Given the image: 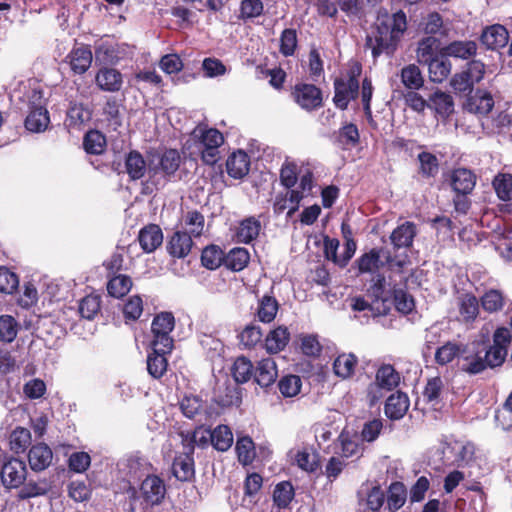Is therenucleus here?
I'll list each match as a JSON object with an SVG mask.
<instances>
[{
    "label": "nucleus",
    "mask_w": 512,
    "mask_h": 512,
    "mask_svg": "<svg viewBox=\"0 0 512 512\" xmlns=\"http://www.w3.org/2000/svg\"><path fill=\"white\" fill-rule=\"evenodd\" d=\"M510 343L511 333L505 327L495 330L491 345H486L481 341L464 343L458 369L468 375H477L488 368L499 367L506 359Z\"/></svg>",
    "instance_id": "1"
},
{
    "label": "nucleus",
    "mask_w": 512,
    "mask_h": 512,
    "mask_svg": "<svg viewBox=\"0 0 512 512\" xmlns=\"http://www.w3.org/2000/svg\"><path fill=\"white\" fill-rule=\"evenodd\" d=\"M407 29L406 15L398 11L392 15H379L375 28L366 38V46L376 59L382 54L393 55Z\"/></svg>",
    "instance_id": "2"
},
{
    "label": "nucleus",
    "mask_w": 512,
    "mask_h": 512,
    "mask_svg": "<svg viewBox=\"0 0 512 512\" xmlns=\"http://www.w3.org/2000/svg\"><path fill=\"white\" fill-rule=\"evenodd\" d=\"M193 136L198 139L203 162L214 165L219 159V147L224 142L223 135L217 129L197 126Z\"/></svg>",
    "instance_id": "3"
},
{
    "label": "nucleus",
    "mask_w": 512,
    "mask_h": 512,
    "mask_svg": "<svg viewBox=\"0 0 512 512\" xmlns=\"http://www.w3.org/2000/svg\"><path fill=\"white\" fill-rule=\"evenodd\" d=\"M174 324V316L170 312H162L153 319L151 326L153 333L152 346H156L158 351H172L173 339L170 333L174 328Z\"/></svg>",
    "instance_id": "4"
},
{
    "label": "nucleus",
    "mask_w": 512,
    "mask_h": 512,
    "mask_svg": "<svg viewBox=\"0 0 512 512\" xmlns=\"http://www.w3.org/2000/svg\"><path fill=\"white\" fill-rule=\"evenodd\" d=\"M179 408L186 418L199 423L208 421L213 415L212 408L207 401L195 394L184 395L179 401Z\"/></svg>",
    "instance_id": "5"
},
{
    "label": "nucleus",
    "mask_w": 512,
    "mask_h": 512,
    "mask_svg": "<svg viewBox=\"0 0 512 512\" xmlns=\"http://www.w3.org/2000/svg\"><path fill=\"white\" fill-rule=\"evenodd\" d=\"M42 98L43 97L41 92H33L31 111L25 120V126L29 131L42 132L48 127L50 123L48 111L45 108Z\"/></svg>",
    "instance_id": "6"
},
{
    "label": "nucleus",
    "mask_w": 512,
    "mask_h": 512,
    "mask_svg": "<svg viewBox=\"0 0 512 512\" xmlns=\"http://www.w3.org/2000/svg\"><path fill=\"white\" fill-rule=\"evenodd\" d=\"M1 481L5 488L20 487L27 477V468L24 461L10 458L1 466Z\"/></svg>",
    "instance_id": "7"
},
{
    "label": "nucleus",
    "mask_w": 512,
    "mask_h": 512,
    "mask_svg": "<svg viewBox=\"0 0 512 512\" xmlns=\"http://www.w3.org/2000/svg\"><path fill=\"white\" fill-rule=\"evenodd\" d=\"M334 89L333 101L338 108L344 110L347 108L350 100L358 96L359 81L354 75H350L347 78H337L334 82Z\"/></svg>",
    "instance_id": "8"
},
{
    "label": "nucleus",
    "mask_w": 512,
    "mask_h": 512,
    "mask_svg": "<svg viewBox=\"0 0 512 512\" xmlns=\"http://www.w3.org/2000/svg\"><path fill=\"white\" fill-rule=\"evenodd\" d=\"M292 96L301 108L308 111L314 110L322 104L321 90L312 84L295 85Z\"/></svg>",
    "instance_id": "9"
},
{
    "label": "nucleus",
    "mask_w": 512,
    "mask_h": 512,
    "mask_svg": "<svg viewBox=\"0 0 512 512\" xmlns=\"http://www.w3.org/2000/svg\"><path fill=\"white\" fill-rule=\"evenodd\" d=\"M166 494L164 481L156 476L149 475L141 483L140 496L148 505H159Z\"/></svg>",
    "instance_id": "10"
},
{
    "label": "nucleus",
    "mask_w": 512,
    "mask_h": 512,
    "mask_svg": "<svg viewBox=\"0 0 512 512\" xmlns=\"http://www.w3.org/2000/svg\"><path fill=\"white\" fill-rule=\"evenodd\" d=\"M95 84L103 92L116 93L122 89L123 75L112 67L104 66L95 74Z\"/></svg>",
    "instance_id": "11"
},
{
    "label": "nucleus",
    "mask_w": 512,
    "mask_h": 512,
    "mask_svg": "<svg viewBox=\"0 0 512 512\" xmlns=\"http://www.w3.org/2000/svg\"><path fill=\"white\" fill-rule=\"evenodd\" d=\"M93 54L89 46L81 45L74 47L66 56L71 70L75 74H84L91 66Z\"/></svg>",
    "instance_id": "12"
},
{
    "label": "nucleus",
    "mask_w": 512,
    "mask_h": 512,
    "mask_svg": "<svg viewBox=\"0 0 512 512\" xmlns=\"http://www.w3.org/2000/svg\"><path fill=\"white\" fill-rule=\"evenodd\" d=\"M450 184L457 194L467 195L472 192L476 185V176L469 169L457 168L451 174Z\"/></svg>",
    "instance_id": "13"
},
{
    "label": "nucleus",
    "mask_w": 512,
    "mask_h": 512,
    "mask_svg": "<svg viewBox=\"0 0 512 512\" xmlns=\"http://www.w3.org/2000/svg\"><path fill=\"white\" fill-rule=\"evenodd\" d=\"M53 453L45 443L33 445L28 453V461L33 471H43L48 468L52 462Z\"/></svg>",
    "instance_id": "14"
},
{
    "label": "nucleus",
    "mask_w": 512,
    "mask_h": 512,
    "mask_svg": "<svg viewBox=\"0 0 512 512\" xmlns=\"http://www.w3.org/2000/svg\"><path fill=\"white\" fill-rule=\"evenodd\" d=\"M138 241L146 253L155 251L163 242V233L156 224H149L139 231Z\"/></svg>",
    "instance_id": "15"
},
{
    "label": "nucleus",
    "mask_w": 512,
    "mask_h": 512,
    "mask_svg": "<svg viewBox=\"0 0 512 512\" xmlns=\"http://www.w3.org/2000/svg\"><path fill=\"white\" fill-rule=\"evenodd\" d=\"M494 106V99L491 93L485 90H476L465 104L466 109L475 114L487 115Z\"/></svg>",
    "instance_id": "16"
},
{
    "label": "nucleus",
    "mask_w": 512,
    "mask_h": 512,
    "mask_svg": "<svg viewBox=\"0 0 512 512\" xmlns=\"http://www.w3.org/2000/svg\"><path fill=\"white\" fill-rule=\"evenodd\" d=\"M192 246L193 241L190 235L176 231L167 243V251L175 258H184L190 253Z\"/></svg>",
    "instance_id": "17"
},
{
    "label": "nucleus",
    "mask_w": 512,
    "mask_h": 512,
    "mask_svg": "<svg viewBox=\"0 0 512 512\" xmlns=\"http://www.w3.org/2000/svg\"><path fill=\"white\" fill-rule=\"evenodd\" d=\"M509 40L507 29L500 25L495 24L484 29L481 35L482 43L489 49H498L504 47Z\"/></svg>",
    "instance_id": "18"
},
{
    "label": "nucleus",
    "mask_w": 512,
    "mask_h": 512,
    "mask_svg": "<svg viewBox=\"0 0 512 512\" xmlns=\"http://www.w3.org/2000/svg\"><path fill=\"white\" fill-rule=\"evenodd\" d=\"M464 343L457 341H447L435 351V362L440 366H445L454 360L459 364V357L462 353Z\"/></svg>",
    "instance_id": "19"
},
{
    "label": "nucleus",
    "mask_w": 512,
    "mask_h": 512,
    "mask_svg": "<svg viewBox=\"0 0 512 512\" xmlns=\"http://www.w3.org/2000/svg\"><path fill=\"white\" fill-rule=\"evenodd\" d=\"M278 372L274 359L265 358L258 362L256 370H255V381L261 387H268L272 385L276 378Z\"/></svg>",
    "instance_id": "20"
},
{
    "label": "nucleus",
    "mask_w": 512,
    "mask_h": 512,
    "mask_svg": "<svg viewBox=\"0 0 512 512\" xmlns=\"http://www.w3.org/2000/svg\"><path fill=\"white\" fill-rule=\"evenodd\" d=\"M409 408V399L406 394L397 392L388 397L385 404V414L390 419L402 418Z\"/></svg>",
    "instance_id": "21"
},
{
    "label": "nucleus",
    "mask_w": 512,
    "mask_h": 512,
    "mask_svg": "<svg viewBox=\"0 0 512 512\" xmlns=\"http://www.w3.org/2000/svg\"><path fill=\"white\" fill-rule=\"evenodd\" d=\"M172 473L180 481H189L193 478L194 461L189 451L174 459Z\"/></svg>",
    "instance_id": "22"
},
{
    "label": "nucleus",
    "mask_w": 512,
    "mask_h": 512,
    "mask_svg": "<svg viewBox=\"0 0 512 512\" xmlns=\"http://www.w3.org/2000/svg\"><path fill=\"white\" fill-rule=\"evenodd\" d=\"M290 340V333L284 326L270 331L265 339V348L268 353L274 354L282 351Z\"/></svg>",
    "instance_id": "23"
},
{
    "label": "nucleus",
    "mask_w": 512,
    "mask_h": 512,
    "mask_svg": "<svg viewBox=\"0 0 512 512\" xmlns=\"http://www.w3.org/2000/svg\"><path fill=\"white\" fill-rule=\"evenodd\" d=\"M226 166L227 172L231 177L235 179L242 178L249 171V157L243 151L234 152L231 156H229Z\"/></svg>",
    "instance_id": "24"
},
{
    "label": "nucleus",
    "mask_w": 512,
    "mask_h": 512,
    "mask_svg": "<svg viewBox=\"0 0 512 512\" xmlns=\"http://www.w3.org/2000/svg\"><path fill=\"white\" fill-rule=\"evenodd\" d=\"M416 236V226L412 222H405L398 226L392 232L390 239L394 247L403 248L409 247L413 243V239Z\"/></svg>",
    "instance_id": "25"
},
{
    "label": "nucleus",
    "mask_w": 512,
    "mask_h": 512,
    "mask_svg": "<svg viewBox=\"0 0 512 512\" xmlns=\"http://www.w3.org/2000/svg\"><path fill=\"white\" fill-rule=\"evenodd\" d=\"M152 346V352L147 357V370L148 373L155 379L161 378L167 371L168 362L165 355L169 352H162Z\"/></svg>",
    "instance_id": "26"
},
{
    "label": "nucleus",
    "mask_w": 512,
    "mask_h": 512,
    "mask_svg": "<svg viewBox=\"0 0 512 512\" xmlns=\"http://www.w3.org/2000/svg\"><path fill=\"white\" fill-rule=\"evenodd\" d=\"M400 383V375L390 364L382 365L376 373V386L387 391L396 388Z\"/></svg>",
    "instance_id": "27"
},
{
    "label": "nucleus",
    "mask_w": 512,
    "mask_h": 512,
    "mask_svg": "<svg viewBox=\"0 0 512 512\" xmlns=\"http://www.w3.org/2000/svg\"><path fill=\"white\" fill-rule=\"evenodd\" d=\"M181 224L184 229L183 232H186L191 238L199 237L204 230L205 218L197 210H192L183 215Z\"/></svg>",
    "instance_id": "28"
},
{
    "label": "nucleus",
    "mask_w": 512,
    "mask_h": 512,
    "mask_svg": "<svg viewBox=\"0 0 512 512\" xmlns=\"http://www.w3.org/2000/svg\"><path fill=\"white\" fill-rule=\"evenodd\" d=\"M439 46V40L433 36H428L419 41L416 49L417 61L426 65L436 59V53Z\"/></svg>",
    "instance_id": "29"
},
{
    "label": "nucleus",
    "mask_w": 512,
    "mask_h": 512,
    "mask_svg": "<svg viewBox=\"0 0 512 512\" xmlns=\"http://www.w3.org/2000/svg\"><path fill=\"white\" fill-rule=\"evenodd\" d=\"M483 126L495 134H506L512 127V114L507 110L499 111L497 114L488 118Z\"/></svg>",
    "instance_id": "30"
},
{
    "label": "nucleus",
    "mask_w": 512,
    "mask_h": 512,
    "mask_svg": "<svg viewBox=\"0 0 512 512\" xmlns=\"http://www.w3.org/2000/svg\"><path fill=\"white\" fill-rule=\"evenodd\" d=\"M261 229V223L254 217H249L241 221L236 237L238 242L250 243L257 238Z\"/></svg>",
    "instance_id": "31"
},
{
    "label": "nucleus",
    "mask_w": 512,
    "mask_h": 512,
    "mask_svg": "<svg viewBox=\"0 0 512 512\" xmlns=\"http://www.w3.org/2000/svg\"><path fill=\"white\" fill-rule=\"evenodd\" d=\"M429 102V107H433L442 117H448L454 111L452 96L443 91L433 93L429 98Z\"/></svg>",
    "instance_id": "32"
},
{
    "label": "nucleus",
    "mask_w": 512,
    "mask_h": 512,
    "mask_svg": "<svg viewBox=\"0 0 512 512\" xmlns=\"http://www.w3.org/2000/svg\"><path fill=\"white\" fill-rule=\"evenodd\" d=\"M479 314V301L472 294H465L459 301V315L465 323L473 322Z\"/></svg>",
    "instance_id": "33"
},
{
    "label": "nucleus",
    "mask_w": 512,
    "mask_h": 512,
    "mask_svg": "<svg viewBox=\"0 0 512 512\" xmlns=\"http://www.w3.org/2000/svg\"><path fill=\"white\" fill-rule=\"evenodd\" d=\"M477 45L473 41H454L444 48L446 56L468 59L475 55Z\"/></svg>",
    "instance_id": "34"
},
{
    "label": "nucleus",
    "mask_w": 512,
    "mask_h": 512,
    "mask_svg": "<svg viewBox=\"0 0 512 512\" xmlns=\"http://www.w3.org/2000/svg\"><path fill=\"white\" fill-rule=\"evenodd\" d=\"M401 82L411 90H419L424 85V78L418 66L409 64L401 70Z\"/></svg>",
    "instance_id": "35"
},
{
    "label": "nucleus",
    "mask_w": 512,
    "mask_h": 512,
    "mask_svg": "<svg viewBox=\"0 0 512 512\" xmlns=\"http://www.w3.org/2000/svg\"><path fill=\"white\" fill-rule=\"evenodd\" d=\"M429 78L434 83H442L451 73L452 65L448 59L436 58L427 63Z\"/></svg>",
    "instance_id": "36"
},
{
    "label": "nucleus",
    "mask_w": 512,
    "mask_h": 512,
    "mask_svg": "<svg viewBox=\"0 0 512 512\" xmlns=\"http://www.w3.org/2000/svg\"><path fill=\"white\" fill-rule=\"evenodd\" d=\"M212 446L221 452L227 451L233 444V433L226 425H218L211 430Z\"/></svg>",
    "instance_id": "37"
},
{
    "label": "nucleus",
    "mask_w": 512,
    "mask_h": 512,
    "mask_svg": "<svg viewBox=\"0 0 512 512\" xmlns=\"http://www.w3.org/2000/svg\"><path fill=\"white\" fill-rule=\"evenodd\" d=\"M125 167L131 179L137 180L144 176L146 172V162L142 155L137 151L128 154L125 161Z\"/></svg>",
    "instance_id": "38"
},
{
    "label": "nucleus",
    "mask_w": 512,
    "mask_h": 512,
    "mask_svg": "<svg viewBox=\"0 0 512 512\" xmlns=\"http://www.w3.org/2000/svg\"><path fill=\"white\" fill-rule=\"evenodd\" d=\"M279 305L274 297L265 295L263 296L258 304L257 316L261 322L270 323L274 320Z\"/></svg>",
    "instance_id": "39"
},
{
    "label": "nucleus",
    "mask_w": 512,
    "mask_h": 512,
    "mask_svg": "<svg viewBox=\"0 0 512 512\" xmlns=\"http://www.w3.org/2000/svg\"><path fill=\"white\" fill-rule=\"evenodd\" d=\"M249 260L250 255L247 249L240 247L233 248L225 256V265L233 271H241L247 266Z\"/></svg>",
    "instance_id": "40"
},
{
    "label": "nucleus",
    "mask_w": 512,
    "mask_h": 512,
    "mask_svg": "<svg viewBox=\"0 0 512 512\" xmlns=\"http://www.w3.org/2000/svg\"><path fill=\"white\" fill-rule=\"evenodd\" d=\"M356 364L357 358L355 355L341 354L335 359L333 369L337 376L346 379L354 373Z\"/></svg>",
    "instance_id": "41"
},
{
    "label": "nucleus",
    "mask_w": 512,
    "mask_h": 512,
    "mask_svg": "<svg viewBox=\"0 0 512 512\" xmlns=\"http://www.w3.org/2000/svg\"><path fill=\"white\" fill-rule=\"evenodd\" d=\"M480 302L486 312L495 313L502 310L505 304V297L501 291L491 289L484 293Z\"/></svg>",
    "instance_id": "42"
},
{
    "label": "nucleus",
    "mask_w": 512,
    "mask_h": 512,
    "mask_svg": "<svg viewBox=\"0 0 512 512\" xmlns=\"http://www.w3.org/2000/svg\"><path fill=\"white\" fill-rule=\"evenodd\" d=\"M181 156L175 149L166 150L159 158V168L166 175H173L179 168Z\"/></svg>",
    "instance_id": "43"
},
{
    "label": "nucleus",
    "mask_w": 512,
    "mask_h": 512,
    "mask_svg": "<svg viewBox=\"0 0 512 512\" xmlns=\"http://www.w3.org/2000/svg\"><path fill=\"white\" fill-rule=\"evenodd\" d=\"M382 250L372 249L358 259V268L361 273H372L377 271L383 263L381 262Z\"/></svg>",
    "instance_id": "44"
},
{
    "label": "nucleus",
    "mask_w": 512,
    "mask_h": 512,
    "mask_svg": "<svg viewBox=\"0 0 512 512\" xmlns=\"http://www.w3.org/2000/svg\"><path fill=\"white\" fill-rule=\"evenodd\" d=\"M51 489L50 483L46 479L39 481H29L19 491L20 499H29L45 495Z\"/></svg>",
    "instance_id": "45"
},
{
    "label": "nucleus",
    "mask_w": 512,
    "mask_h": 512,
    "mask_svg": "<svg viewBox=\"0 0 512 512\" xmlns=\"http://www.w3.org/2000/svg\"><path fill=\"white\" fill-rule=\"evenodd\" d=\"M201 262L204 267L214 270L220 267L223 262L225 263V255L218 246L211 245L202 251Z\"/></svg>",
    "instance_id": "46"
},
{
    "label": "nucleus",
    "mask_w": 512,
    "mask_h": 512,
    "mask_svg": "<svg viewBox=\"0 0 512 512\" xmlns=\"http://www.w3.org/2000/svg\"><path fill=\"white\" fill-rule=\"evenodd\" d=\"M406 489L400 482H394L388 490L387 505L391 512H395L401 508L406 501Z\"/></svg>",
    "instance_id": "47"
},
{
    "label": "nucleus",
    "mask_w": 512,
    "mask_h": 512,
    "mask_svg": "<svg viewBox=\"0 0 512 512\" xmlns=\"http://www.w3.org/2000/svg\"><path fill=\"white\" fill-rule=\"evenodd\" d=\"M253 374V365L246 357H238L232 366V376L237 383H246Z\"/></svg>",
    "instance_id": "48"
},
{
    "label": "nucleus",
    "mask_w": 512,
    "mask_h": 512,
    "mask_svg": "<svg viewBox=\"0 0 512 512\" xmlns=\"http://www.w3.org/2000/svg\"><path fill=\"white\" fill-rule=\"evenodd\" d=\"M294 497V488L288 481H283L275 486L273 501L279 508H286Z\"/></svg>",
    "instance_id": "49"
},
{
    "label": "nucleus",
    "mask_w": 512,
    "mask_h": 512,
    "mask_svg": "<svg viewBox=\"0 0 512 512\" xmlns=\"http://www.w3.org/2000/svg\"><path fill=\"white\" fill-rule=\"evenodd\" d=\"M132 287L130 277L126 275H117L109 280L107 284L108 293L115 297L120 298L126 295Z\"/></svg>",
    "instance_id": "50"
},
{
    "label": "nucleus",
    "mask_w": 512,
    "mask_h": 512,
    "mask_svg": "<svg viewBox=\"0 0 512 512\" xmlns=\"http://www.w3.org/2000/svg\"><path fill=\"white\" fill-rule=\"evenodd\" d=\"M106 144L105 136L96 130L89 131L83 141L84 149L90 154H101Z\"/></svg>",
    "instance_id": "51"
},
{
    "label": "nucleus",
    "mask_w": 512,
    "mask_h": 512,
    "mask_svg": "<svg viewBox=\"0 0 512 512\" xmlns=\"http://www.w3.org/2000/svg\"><path fill=\"white\" fill-rule=\"evenodd\" d=\"M96 62L105 65L116 64L120 57L118 56L117 49L113 44L101 43L95 48Z\"/></svg>",
    "instance_id": "52"
},
{
    "label": "nucleus",
    "mask_w": 512,
    "mask_h": 512,
    "mask_svg": "<svg viewBox=\"0 0 512 512\" xmlns=\"http://www.w3.org/2000/svg\"><path fill=\"white\" fill-rule=\"evenodd\" d=\"M182 440L188 441L187 447L188 451L191 453L193 451L194 444L200 447L212 445V433L210 429H204L203 427H199L195 429L191 437L184 436L181 434Z\"/></svg>",
    "instance_id": "53"
},
{
    "label": "nucleus",
    "mask_w": 512,
    "mask_h": 512,
    "mask_svg": "<svg viewBox=\"0 0 512 512\" xmlns=\"http://www.w3.org/2000/svg\"><path fill=\"white\" fill-rule=\"evenodd\" d=\"M336 142L341 146H355L359 142V131L356 125H343L336 135Z\"/></svg>",
    "instance_id": "54"
},
{
    "label": "nucleus",
    "mask_w": 512,
    "mask_h": 512,
    "mask_svg": "<svg viewBox=\"0 0 512 512\" xmlns=\"http://www.w3.org/2000/svg\"><path fill=\"white\" fill-rule=\"evenodd\" d=\"M493 186L497 196L502 201H509L512 199V175L499 174L495 177Z\"/></svg>",
    "instance_id": "55"
},
{
    "label": "nucleus",
    "mask_w": 512,
    "mask_h": 512,
    "mask_svg": "<svg viewBox=\"0 0 512 512\" xmlns=\"http://www.w3.org/2000/svg\"><path fill=\"white\" fill-rule=\"evenodd\" d=\"M18 333V324L10 315L0 316V340L3 342H12Z\"/></svg>",
    "instance_id": "56"
},
{
    "label": "nucleus",
    "mask_w": 512,
    "mask_h": 512,
    "mask_svg": "<svg viewBox=\"0 0 512 512\" xmlns=\"http://www.w3.org/2000/svg\"><path fill=\"white\" fill-rule=\"evenodd\" d=\"M263 479L257 473L249 474L244 482V500L248 499L250 503H256V496L262 488Z\"/></svg>",
    "instance_id": "57"
},
{
    "label": "nucleus",
    "mask_w": 512,
    "mask_h": 512,
    "mask_svg": "<svg viewBox=\"0 0 512 512\" xmlns=\"http://www.w3.org/2000/svg\"><path fill=\"white\" fill-rule=\"evenodd\" d=\"M301 378L297 375H287L278 383L279 391L284 397H294L301 389Z\"/></svg>",
    "instance_id": "58"
},
{
    "label": "nucleus",
    "mask_w": 512,
    "mask_h": 512,
    "mask_svg": "<svg viewBox=\"0 0 512 512\" xmlns=\"http://www.w3.org/2000/svg\"><path fill=\"white\" fill-rule=\"evenodd\" d=\"M67 119L70 126H81L90 121L91 111L82 104H75L68 110Z\"/></svg>",
    "instance_id": "59"
},
{
    "label": "nucleus",
    "mask_w": 512,
    "mask_h": 512,
    "mask_svg": "<svg viewBox=\"0 0 512 512\" xmlns=\"http://www.w3.org/2000/svg\"><path fill=\"white\" fill-rule=\"evenodd\" d=\"M236 451L239 461L244 464H250L255 456L254 443L250 437H242L236 443Z\"/></svg>",
    "instance_id": "60"
},
{
    "label": "nucleus",
    "mask_w": 512,
    "mask_h": 512,
    "mask_svg": "<svg viewBox=\"0 0 512 512\" xmlns=\"http://www.w3.org/2000/svg\"><path fill=\"white\" fill-rule=\"evenodd\" d=\"M31 440L30 431L26 428L18 427L10 435L11 449L16 453L23 452Z\"/></svg>",
    "instance_id": "61"
},
{
    "label": "nucleus",
    "mask_w": 512,
    "mask_h": 512,
    "mask_svg": "<svg viewBox=\"0 0 512 512\" xmlns=\"http://www.w3.org/2000/svg\"><path fill=\"white\" fill-rule=\"evenodd\" d=\"M100 310V297L97 295H88L84 297L79 304V312L83 318L91 320Z\"/></svg>",
    "instance_id": "62"
},
{
    "label": "nucleus",
    "mask_w": 512,
    "mask_h": 512,
    "mask_svg": "<svg viewBox=\"0 0 512 512\" xmlns=\"http://www.w3.org/2000/svg\"><path fill=\"white\" fill-rule=\"evenodd\" d=\"M420 172L424 177H434L439 170L438 159L429 152H422L418 155Z\"/></svg>",
    "instance_id": "63"
},
{
    "label": "nucleus",
    "mask_w": 512,
    "mask_h": 512,
    "mask_svg": "<svg viewBox=\"0 0 512 512\" xmlns=\"http://www.w3.org/2000/svg\"><path fill=\"white\" fill-rule=\"evenodd\" d=\"M19 285L18 276L8 268H0V292L11 294Z\"/></svg>",
    "instance_id": "64"
}]
</instances>
